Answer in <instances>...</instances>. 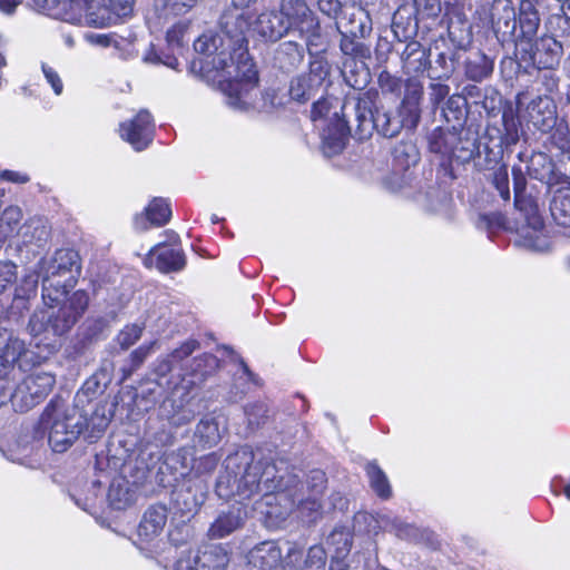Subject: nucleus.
<instances>
[{
  "instance_id": "f257e3e1",
  "label": "nucleus",
  "mask_w": 570,
  "mask_h": 570,
  "mask_svg": "<svg viewBox=\"0 0 570 570\" xmlns=\"http://www.w3.org/2000/svg\"><path fill=\"white\" fill-rule=\"evenodd\" d=\"M283 468L266 460L261 453L243 446L225 460V469L216 482V493L220 499H236L238 502L262 495L271 507L266 514L285 519L296 507H307L317 511L321 504L315 498L303 499V483L296 475L279 474Z\"/></svg>"
},
{
  "instance_id": "f03ea898",
  "label": "nucleus",
  "mask_w": 570,
  "mask_h": 570,
  "mask_svg": "<svg viewBox=\"0 0 570 570\" xmlns=\"http://www.w3.org/2000/svg\"><path fill=\"white\" fill-rule=\"evenodd\" d=\"M225 39L220 36H200L195 42L194 48L197 52L203 53L209 59L208 65L217 71V79L222 83L224 91L227 95V104L236 109L246 108L249 102L247 96L249 91L257 85L258 75L255 79L247 80L243 77L242 72L237 77H227V69H233L230 66L237 65V56L235 55L234 39L223 30Z\"/></svg>"
},
{
  "instance_id": "7ed1b4c3",
  "label": "nucleus",
  "mask_w": 570,
  "mask_h": 570,
  "mask_svg": "<svg viewBox=\"0 0 570 570\" xmlns=\"http://www.w3.org/2000/svg\"><path fill=\"white\" fill-rule=\"evenodd\" d=\"M39 9L78 24L106 28L130 16L135 0H32Z\"/></svg>"
},
{
  "instance_id": "20e7f679",
  "label": "nucleus",
  "mask_w": 570,
  "mask_h": 570,
  "mask_svg": "<svg viewBox=\"0 0 570 570\" xmlns=\"http://www.w3.org/2000/svg\"><path fill=\"white\" fill-rule=\"evenodd\" d=\"M89 426L86 415L61 397L52 399L39 421V429L47 435L53 452L63 453L70 449Z\"/></svg>"
},
{
  "instance_id": "39448f33",
  "label": "nucleus",
  "mask_w": 570,
  "mask_h": 570,
  "mask_svg": "<svg viewBox=\"0 0 570 570\" xmlns=\"http://www.w3.org/2000/svg\"><path fill=\"white\" fill-rule=\"evenodd\" d=\"M40 266L42 282V299L46 305L53 307L60 303L71 289L80 275V258L77 252L61 248L50 258H42Z\"/></svg>"
},
{
  "instance_id": "423d86ee",
  "label": "nucleus",
  "mask_w": 570,
  "mask_h": 570,
  "mask_svg": "<svg viewBox=\"0 0 570 570\" xmlns=\"http://www.w3.org/2000/svg\"><path fill=\"white\" fill-rule=\"evenodd\" d=\"M342 109L344 115H348V109L353 110L355 135L360 140L371 137L374 130L383 137L393 138L403 128V121L400 116L375 107L370 92L358 94L356 97H347Z\"/></svg>"
},
{
  "instance_id": "0eeeda50",
  "label": "nucleus",
  "mask_w": 570,
  "mask_h": 570,
  "mask_svg": "<svg viewBox=\"0 0 570 570\" xmlns=\"http://www.w3.org/2000/svg\"><path fill=\"white\" fill-rule=\"evenodd\" d=\"M258 0H232L233 8L227 9L220 17V27L230 39H234L235 55L237 56V65L227 69V77H237L242 72L247 80L256 77V69L252 58L247 51L246 31L250 27V14L245 9L255 4Z\"/></svg>"
},
{
  "instance_id": "6e6552de",
  "label": "nucleus",
  "mask_w": 570,
  "mask_h": 570,
  "mask_svg": "<svg viewBox=\"0 0 570 570\" xmlns=\"http://www.w3.org/2000/svg\"><path fill=\"white\" fill-rule=\"evenodd\" d=\"M56 384V376L50 372L35 370L12 391L11 383L0 385V403L9 400L18 412H27L41 403Z\"/></svg>"
},
{
  "instance_id": "1a4fd4ad",
  "label": "nucleus",
  "mask_w": 570,
  "mask_h": 570,
  "mask_svg": "<svg viewBox=\"0 0 570 570\" xmlns=\"http://www.w3.org/2000/svg\"><path fill=\"white\" fill-rule=\"evenodd\" d=\"M430 150L441 158L443 166L469 163L479 150L478 140L469 130L436 129L431 135Z\"/></svg>"
},
{
  "instance_id": "9d476101",
  "label": "nucleus",
  "mask_w": 570,
  "mask_h": 570,
  "mask_svg": "<svg viewBox=\"0 0 570 570\" xmlns=\"http://www.w3.org/2000/svg\"><path fill=\"white\" fill-rule=\"evenodd\" d=\"M515 57L521 61L531 62L539 70H556L563 56V46L552 36H542L532 41L517 42Z\"/></svg>"
},
{
  "instance_id": "9b49d317",
  "label": "nucleus",
  "mask_w": 570,
  "mask_h": 570,
  "mask_svg": "<svg viewBox=\"0 0 570 570\" xmlns=\"http://www.w3.org/2000/svg\"><path fill=\"white\" fill-rule=\"evenodd\" d=\"M331 66L321 56L313 57L308 71L298 73L289 82L288 94L297 102L305 104L330 85Z\"/></svg>"
},
{
  "instance_id": "f8f14e48",
  "label": "nucleus",
  "mask_w": 570,
  "mask_h": 570,
  "mask_svg": "<svg viewBox=\"0 0 570 570\" xmlns=\"http://www.w3.org/2000/svg\"><path fill=\"white\" fill-rule=\"evenodd\" d=\"M287 35H297L307 46L318 36L320 23L305 0H281L278 9Z\"/></svg>"
},
{
  "instance_id": "ddd939ff",
  "label": "nucleus",
  "mask_w": 570,
  "mask_h": 570,
  "mask_svg": "<svg viewBox=\"0 0 570 570\" xmlns=\"http://www.w3.org/2000/svg\"><path fill=\"white\" fill-rule=\"evenodd\" d=\"M229 562L228 554L222 546H208L194 554L179 557L171 570H225Z\"/></svg>"
},
{
  "instance_id": "4468645a",
  "label": "nucleus",
  "mask_w": 570,
  "mask_h": 570,
  "mask_svg": "<svg viewBox=\"0 0 570 570\" xmlns=\"http://www.w3.org/2000/svg\"><path fill=\"white\" fill-rule=\"evenodd\" d=\"M119 135L136 151L146 149L155 135V124L150 112L141 109L132 119L121 122Z\"/></svg>"
},
{
  "instance_id": "2eb2a0df",
  "label": "nucleus",
  "mask_w": 570,
  "mask_h": 570,
  "mask_svg": "<svg viewBox=\"0 0 570 570\" xmlns=\"http://www.w3.org/2000/svg\"><path fill=\"white\" fill-rule=\"evenodd\" d=\"M490 21L497 39L502 43L513 42L517 35V13L511 0H493Z\"/></svg>"
},
{
  "instance_id": "dca6fc26",
  "label": "nucleus",
  "mask_w": 570,
  "mask_h": 570,
  "mask_svg": "<svg viewBox=\"0 0 570 570\" xmlns=\"http://www.w3.org/2000/svg\"><path fill=\"white\" fill-rule=\"evenodd\" d=\"M353 110L348 109V115L340 116L338 111L333 112L330 124L322 130V147L326 156H333L343 150L351 132V117Z\"/></svg>"
},
{
  "instance_id": "f3484780",
  "label": "nucleus",
  "mask_w": 570,
  "mask_h": 570,
  "mask_svg": "<svg viewBox=\"0 0 570 570\" xmlns=\"http://www.w3.org/2000/svg\"><path fill=\"white\" fill-rule=\"evenodd\" d=\"M265 42H277L287 36L285 23L277 9L262 11L255 20H250V27L246 32Z\"/></svg>"
},
{
  "instance_id": "a211bd4d",
  "label": "nucleus",
  "mask_w": 570,
  "mask_h": 570,
  "mask_svg": "<svg viewBox=\"0 0 570 570\" xmlns=\"http://www.w3.org/2000/svg\"><path fill=\"white\" fill-rule=\"evenodd\" d=\"M76 323L75 316L60 307L57 312H41L32 315L29 326L35 334L49 332L60 336L70 331Z\"/></svg>"
},
{
  "instance_id": "6ab92c4d",
  "label": "nucleus",
  "mask_w": 570,
  "mask_h": 570,
  "mask_svg": "<svg viewBox=\"0 0 570 570\" xmlns=\"http://www.w3.org/2000/svg\"><path fill=\"white\" fill-rule=\"evenodd\" d=\"M155 264L163 273L179 272L186 265V257L181 247L177 244L156 245L148 254L146 263Z\"/></svg>"
},
{
  "instance_id": "aec40b11",
  "label": "nucleus",
  "mask_w": 570,
  "mask_h": 570,
  "mask_svg": "<svg viewBox=\"0 0 570 570\" xmlns=\"http://www.w3.org/2000/svg\"><path fill=\"white\" fill-rule=\"evenodd\" d=\"M207 487L205 482L197 478L189 480L180 490L175 492V503L183 513L193 514L206 501Z\"/></svg>"
},
{
  "instance_id": "412c9836",
  "label": "nucleus",
  "mask_w": 570,
  "mask_h": 570,
  "mask_svg": "<svg viewBox=\"0 0 570 570\" xmlns=\"http://www.w3.org/2000/svg\"><path fill=\"white\" fill-rule=\"evenodd\" d=\"M28 355L23 341L17 337L8 340L0 354V385L11 383L16 379V362L27 358Z\"/></svg>"
},
{
  "instance_id": "4be33fe9",
  "label": "nucleus",
  "mask_w": 570,
  "mask_h": 570,
  "mask_svg": "<svg viewBox=\"0 0 570 570\" xmlns=\"http://www.w3.org/2000/svg\"><path fill=\"white\" fill-rule=\"evenodd\" d=\"M283 548L277 541H264L256 544L247 556L253 570H272L279 567Z\"/></svg>"
},
{
  "instance_id": "5701e85b",
  "label": "nucleus",
  "mask_w": 570,
  "mask_h": 570,
  "mask_svg": "<svg viewBox=\"0 0 570 570\" xmlns=\"http://www.w3.org/2000/svg\"><path fill=\"white\" fill-rule=\"evenodd\" d=\"M171 217V209L166 199L155 198L145 209V215L135 219V227L138 230H146L149 226L159 227L168 223Z\"/></svg>"
},
{
  "instance_id": "b1692460",
  "label": "nucleus",
  "mask_w": 570,
  "mask_h": 570,
  "mask_svg": "<svg viewBox=\"0 0 570 570\" xmlns=\"http://www.w3.org/2000/svg\"><path fill=\"white\" fill-rule=\"evenodd\" d=\"M550 212L553 220L563 227H570V179L564 176L561 185L553 189Z\"/></svg>"
},
{
  "instance_id": "393cba45",
  "label": "nucleus",
  "mask_w": 570,
  "mask_h": 570,
  "mask_svg": "<svg viewBox=\"0 0 570 570\" xmlns=\"http://www.w3.org/2000/svg\"><path fill=\"white\" fill-rule=\"evenodd\" d=\"M537 0H521L519 4L520 33L515 43L522 40L532 41L540 26V16L535 8Z\"/></svg>"
},
{
  "instance_id": "a878e982",
  "label": "nucleus",
  "mask_w": 570,
  "mask_h": 570,
  "mask_svg": "<svg viewBox=\"0 0 570 570\" xmlns=\"http://www.w3.org/2000/svg\"><path fill=\"white\" fill-rule=\"evenodd\" d=\"M167 522V509L164 505H151L146 510L138 527V534L150 541L161 533Z\"/></svg>"
},
{
  "instance_id": "bb28decb",
  "label": "nucleus",
  "mask_w": 570,
  "mask_h": 570,
  "mask_svg": "<svg viewBox=\"0 0 570 570\" xmlns=\"http://www.w3.org/2000/svg\"><path fill=\"white\" fill-rule=\"evenodd\" d=\"M528 110L530 121L540 131H548L556 125V110L550 99L537 97L529 104Z\"/></svg>"
},
{
  "instance_id": "cd10ccee",
  "label": "nucleus",
  "mask_w": 570,
  "mask_h": 570,
  "mask_svg": "<svg viewBox=\"0 0 570 570\" xmlns=\"http://www.w3.org/2000/svg\"><path fill=\"white\" fill-rule=\"evenodd\" d=\"M425 210L443 216L452 217V197L448 190L440 186L430 187L419 199Z\"/></svg>"
},
{
  "instance_id": "c85d7f7f",
  "label": "nucleus",
  "mask_w": 570,
  "mask_h": 570,
  "mask_svg": "<svg viewBox=\"0 0 570 570\" xmlns=\"http://www.w3.org/2000/svg\"><path fill=\"white\" fill-rule=\"evenodd\" d=\"M403 68L406 73L420 75L430 67V55L419 41H410L402 52Z\"/></svg>"
},
{
  "instance_id": "c756f323",
  "label": "nucleus",
  "mask_w": 570,
  "mask_h": 570,
  "mask_svg": "<svg viewBox=\"0 0 570 570\" xmlns=\"http://www.w3.org/2000/svg\"><path fill=\"white\" fill-rule=\"evenodd\" d=\"M244 519L245 512L240 508L222 513L210 525L208 534L212 539H220L229 535L243 525Z\"/></svg>"
},
{
  "instance_id": "7c9ffc66",
  "label": "nucleus",
  "mask_w": 570,
  "mask_h": 570,
  "mask_svg": "<svg viewBox=\"0 0 570 570\" xmlns=\"http://www.w3.org/2000/svg\"><path fill=\"white\" fill-rule=\"evenodd\" d=\"M19 234L23 244H35L41 247L49 239L50 230L42 218L35 217L19 228Z\"/></svg>"
},
{
  "instance_id": "2f4dec72",
  "label": "nucleus",
  "mask_w": 570,
  "mask_h": 570,
  "mask_svg": "<svg viewBox=\"0 0 570 570\" xmlns=\"http://www.w3.org/2000/svg\"><path fill=\"white\" fill-rule=\"evenodd\" d=\"M161 413L168 423L175 428L188 424L196 415L194 409L185 405L183 401L176 402L175 400L165 402Z\"/></svg>"
},
{
  "instance_id": "473e14b6",
  "label": "nucleus",
  "mask_w": 570,
  "mask_h": 570,
  "mask_svg": "<svg viewBox=\"0 0 570 570\" xmlns=\"http://www.w3.org/2000/svg\"><path fill=\"white\" fill-rule=\"evenodd\" d=\"M276 60L282 69L293 70L303 62L304 49L297 42L285 41L277 49Z\"/></svg>"
},
{
  "instance_id": "72a5a7b5",
  "label": "nucleus",
  "mask_w": 570,
  "mask_h": 570,
  "mask_svg": "<svg viewBox=\"0 0 570 570\" xmlns=\"http://www.w3.org/2000/svg\"><path fill=\"white\" fill-rule=\"evenodd\" d=\"M282 552V561L279 567L283 570H303L305 569V549L295 541H286Z\"/></svg>"
},
{
  "instance_id": "f704fd0d",
  "label": "nucleus",
  "mask_w": 570,
  "mask_h": 570,
  "mask_svg": "<svg viewBox=\"0 0 570 570\" xmlns=\"http://www.w3.org/2000/svg\"><path fill=\"white\" fill-rule=\"evenodd\" d=\"M494 62L483 52H478L468 59L465 75L473 81H482L493 72Z\"/></svg>"
},
{
  "instance_id": "c9c22d12",
  "label": "nucleus",
  "mask_w": 570,
  "mask_h": 570,
  "mask_svg": "<svg viewBox=\"0 0 570 570\" xmlns=\"http://www.w3.org/2000/svg\"><path fill=\"white\" fill-rule=\"evenodd\" d=\"M195 436L207 448L216 445L220 440L218 422L214 417H204L196 426Z\"/></svg>"
},
{
  "instance_id": "e433bc0d",
  "label": "nucleus",
  "mask_w": 570,
  "mask_h": 570,
  "mask_svg": "<svg viewBox=\"0 0 570 570\" xmlns=\"http://www.w3.org/2000/svg\"><path fill=\"white\" fill-rule=\"evenodd\" d=\"M366 473L374 492L382 499H389L392 494L391 485L380 466L375 462L367 463Z\"/></svg>"
},
{
  "instance_id": "4c0bfd02",
  "label": "nucleus",
  "mask_w": 570,
  "mask_h": 570,
  "mask_svg": "<svg viewBox=\"0 0 570 570\" xmlns=\"http://www.w3.org/2000/svg\"><path fill=\"white\" fill-rule=\"evenodd\" d=\"M327 544L334 549L335 558H345L351 550L352 538L348 531L344 529H335L327 538Z\"/></svg>"
},
{
  "instance_id": "58836bf2",
  "label": "nucleus",
  "mask_w": 570,
  "mask_h": 570,
  "mask_svg": "<svg viewBox=\"0 0 570 570\" xmlns=\"http://www.w3.org/2000/svg\"><path fill=\"white\" fill-rule=\"evenodd\" d=\"M343 105L344 102L341 105L337 98L323 97L313 104L311 111L312 120L317 121L320 119H325L331 114L333 115L334 111H337L338 107L342 109Z\"/></svg>"
},
{
  "instance_id": "ea45409f",
  "label": "nucleus",
  "mask_w": 570,
  "mask_h": 570,
  "mask_svg": "<svg viewBox=\"0 0 570 570\" xmlns=\"http://www.w3.org/2000/svg\"><path fill=\"white\" fill-rule=\"evenodd\" d=\"M89 305V296L85 291L75 292L61 307L67 309L78 321Z\"/></svg>"
},
{
  "instance_id": "a19ab883",
  "label": "nucleus",
  "mask_w": 570,
  "mask_h": 570,
  "mask_svg": "<svg viewBox=\"0 0 570 570\" xmlns=\"http://www.w3.org/2000/svg\"><path fill=\"white\" fill-rule=\"evenodd\" d=\"M502 124L504 129V142L508 145L517 144L519 141L520 121L512 110L503 112Z\"/></svg>"
},
{
  "instance_id": "79ce46f5",
  "label": "nucleus",
  "mask_w": 570,
  "mask_h": 570,
  "mask_svg": "<svg viewBox=\"0 0 570 570\" xmlns=\"http://www.w3.org/2000/svg\"><path fill=\"white\" fill-rule=\"evenodd\" d=\"M470 29L465 22H451L448 28L449 37L459 48H463L471 41Z\"/></svg>"
},
{
  "instance_id": "37998d69",
  "label": "nucleus",
  "mask_w": 570,
  "mask_h": 570,
  "mask_svg": "<svg viewBox=\"0 0 570 570\" xmlns=\"http://www.w3.org/2000/svg\"><path fill=\"white\" fill-rule=\"evenodd\" d=\"M244 411L250 431L257 429L267 417V407L264 403L249 404Z\"/></svg>"
},
{
  "instance_id": "c03bdc74",
  "label": "nucleus",
  "mask_w": 570,
  "mask_h": 570,
  "mask_svg": "<svg viewBox=\"0 0 570 570\" xmlns=\"http://www.w3.org/2000/svg\"><path fill=\"white\" fill-rule=\"evenodd\" d=\"M340 48L345 56L350 57L366 58L370 55L368 48L364 43L346 35H343Z\"/></svg>"
},
{
  "instance_id": "a18cd8bd",
  "label": "nucleus",
  "mask_w": 570,
  "mask_h": 570,
  "mask_svg": "<svg viewBox=\"0 0 570 570\" xmlns=\"http://www.w3.org/2000/svg\"><path fill=\"white\" fill-rule=\"evenodd\" d=\"M40 277V266H38V271L29 273L22 278L20 285L16 288V296L29 298L31 295L36 294Z\"/></svg>"
},
{
  "instance_id": "49530a36",
  "label": "nucleus",
  "mask_w": 570,
  "mask_h": 570,
  "mask_svg": "<svg viewBox=\"0 0 570 570\" xmlns=\"http://www.w3.org/2000/svg\"><path fill=\"white\" fill-rule=\"evenodd\" d=\"M550 141L563 157L570 159V132L567 127H557L551 134Z\"/></svg>"
},
{
  "instance_id": "de8ad7c7",
  "label": "nucleus",
  "mask_w": 570,
  "mask_h": 570,
  "mask_svg": "<svg viewBox=\"0 0 570 570\" xmlns=\"http://www.w3.org/2000/svg\"><path fill=\"white\" fill-rule=\"evenodd\" d=\"M142 334V327L137 324H130L125 326L124 330L117 335V342L122 350H128L132 346Z\"/></svg>"
},
{
  "instance_id": "09e8293b",
  "label": "nucleus",
  "mask_w": 570,
  "mask_h": 570,
  "mask_svg": "<svg viewBox=\"0 0 570 570\" xmlns=\"http://www.w3.org/2000/svg\"><path fill=\"white\" fill-rule=\"evenodd\" d=\"M326 558V551L321 544L313 546L308 549L307 554L305 556V568L322 570L325 567Z\"/></svg>"
},
{
  "instance_id": "8fccbe9b",
  "label": "nucleus",
  "mask_w": 570,
  "mask_h": 570,
  "mask_svg": "<svg viewBox=\"0 0 570 570\" xmlns=\"http://www.w3.org/2000/svg\"><path fill=\"white\" fill-rule=\"evenodd\" d=\"M492 183L495 189L499 191L500 196L504 200L510 199V189H509V175L508 169L504 166L499 167L492 177Z\"/></svg>"
},
{
  "instance_id": "3c124183",
  "label": "nucleus",
  "mask_w": 570,
  "mask_h": 570,
  "mask_svg": "<svg viewBox=\"0 0 570 570\" xmlns=\"http://www.w3.org/2000/svg\"><path fill=\"white\" fill-rule=\"evenodd\" d=\"M17 281V265L11 262H0V295Z\"/></svg>"
},
{
  "instance_id": "603ef678",
  "label": "nucleus",
  "mask_w": 570,
  "mask_h": 570,
  "mask_svg": "<svg viewBox=\"0 0 570 570\" xmlns=\"http://www.w3.org/2000/svg\"><path fill=\"white\" fill-rule=\"evenodd\" d=\"M157 341H151L147 344L140 345L138 348L132 351L130 354L131 368L136 370L139 367L144 361L155 351Z\"/></svg>"
},
{
  "instance_id": "864d4df0",
  "label": "nucleus",
  "mask_w": 570,
  "mask_h": 570,
  "mask_svg": "<svg viewBox=\"0 0 570 570\" xmlns=\"http://www.w3.org/2000/svg\"><path fill=\"white\" fill-rule=\"evenodd\" d=\"M514 207L522 213L525 217H530L535 213V204L534 200L525 195V193L518 191L514 195Z\"/></svg>"
},
{
  "instance_id": "5fc2aeb1",
  "label": "nucleus",
  "mask_w": 570,
  "mask_h": 570,
  "mask_svg": "<svg viewBox=\"0 0 570 570\" xmlns=\"http://www.w3.org/2000/svg\"><path fill=\"white\" fill-rule=\"evenodd\" d=\"M105 405H98L91 417L92 422V436L95 433H102L109 425L110 419L105 415Z\"/></svg>"
},
{
  "instance_id": "6e6d98bb",
  "label": "nucleus",
  "mask_w": 570,
  "mask_h": 570,
  "mask_svg": "<svg viewBox=\"0 0 570 570\" xmlns=\"http://www.w3.org/2000/svg\"><path fill=\"white\" fill-rule=\"evenodd\" d=\"M198 347L199 343L197 341L189 340L183 343L178 348L174 350L169 355L174 361L180 362L191 355Z\"/></svg>"
},
{
  "instance_id": "4d7b16f0",
  "label": "nucleus",
  "mask_w": 570,
  "mask_h": 570,
  "mask_svg": "<svg viewBox=\"0 0 570 570\" xmlns=\"http://www.w3.org/2000/svg\"><path fill=\"white\" fill-rule=\"evenodd\" d=\"M435 63L441 68V72L436 76L439 79H449L454 71V60L449 58L444 52L438 55Z\"/></svg>"
},
{
  "instance_id": "13d9d810",
  "label": "nucleus",
  "mask_w": 570,
  "mask_h": 570,
  "mask_svg": "<svg viewBox=\"0 0 570 570\" xmlns=\"http://www.w3.org/2000/svg\"><path fill=\"white\" fill-rule=\"evenodd\" d=\"M379 85L383 91L395 92L401 89V80L387 71H383L379 76Z\"/></svg>"
},
{
  "instance_id": "bf43d9fd",
  "label": "nucleus",
  "mask_w": 570,
  "mask_h": 570,
  "mask_svg": "<svg viewBox=\"0 0 570 570\" xmlns=\"http://www.w3.org/2000/svg\"><path fill=\"white\" fill-rule=\"evenodd\" d=\"M42 71L47 82L50 83L53 92L56 95H60L63 89V83L57 71L47 65H42Z\"/></svg>"
},
{
  "instance_id": "052dcab7",
  "label": "nucleus",
  "mask_w": 570,
  "mask_h": 570,
  "mask_svg": "<svg viewBox=\"0 0 570 570\" xmlns=\"http://www.w3.org/2000/svg\"><path fill=\"white\" fill-rule=\"evenodd\" d=\"M390 530L393 531L397 537L403 539H410L415 533V529L412 525L405 524L400 520H394L391 524Z\"/></svg>"
},
{
  "instance_id": "680f3d73",
  "label": "nucleus",
  "mask_w": 570,
  "mask_h": 570,
  "mask_svg": "<svg viewBox=\"0 0 570 570\" xmlns=\"http://www.w3.org/2000/svg\"><path fill=\"white\" fill-rule=\"evenodd\" d=\"M198 0H167V6L176 14H183L195 6Z\"/></svg>"
},
{
  "instance_id": "e2e57ef3",
  "label": "nucleus",
  "mask_w": 570,
  "mask_h": 570,
  "mask_svg": "<svg viewBox=\"0 0 570 570\" xmlns=\"http://www.w3.org/2000/svg\"><path fill=\"white\" fill-rule=\"evenodd\" d=\"M320 9L330 17H337L341 12V3L338 0H320Z\"/></svg>"
},
{
  "instance_id": "0e129e2a",
  "label": "nucleus",
  "mask_w": 570,
  "mask_h": 570,
  "mask_svg": "<svg viewBox=\"0 0 570 570\" xmlns=\"http://www.w3.org/2000/svg\"><path fill=\"white\" fill-rule=\"evenodd\" d=\"M404 154L406 156V163L405 166L409 167L410 165H414L419 160L417 153L415 150V147L413 145H404L401 148L395 149V158L399 159L400 154Z\"/></svg>"
},
{
  "instance_id": "69168bd1",
  "label": "nucleus",
  "mask_w": 570,
  "mask_h": 570,
  "mask_svg": "<svg viewBox=\"0 0 570 570\" xmlns=\"http://www.w3.org/2000/svg\"><path fill=\"white\" fill-rule=\"evenodd\" d=\"M361 68L363 70V75L355 79H353L352 76H348L346 72H344V78L346 82L355 89H362L367 85L368 81V71L366 70L363 62H361Z\"/></svg>"
},
{
  "instance_id": "338daca9",
  "label": "nucleus",
  "mask_w": 570,
  "mask_h": 570,
  "mask_svg": "<svg viewBox=\"0 0 570 570\" xmlns=\"http://www.w3.org/2000/svg\"><path fill=\"white\" fill-rule=\"evenodd\" d=\"M503 222V216L498 213L480 215V223L484 224L488 228L501 227Z\"/></svg>"
},
{
  "instance_id": "774afa93",
  "label": "nucleus",
  "mask_w": 570,
  "mask_h": 570,
  "mask_svg": "<svg viewBox=\"0 0 570 570\" xmlns=\"http://www.w3.org/2000/svg\"><path fill=\"white\" fill-rule=\"evenodd\" d=\"M0 177L4 180L18 184H24L29 181V177L26 174L13 170H4L0 174Z\"/></svg>"
}]
</instances>
